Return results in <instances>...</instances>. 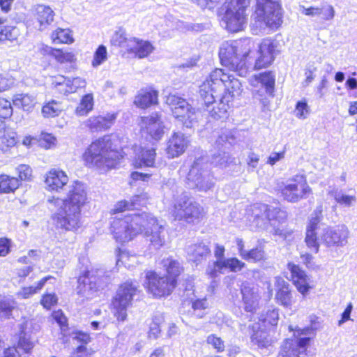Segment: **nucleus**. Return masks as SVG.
Listing matches in <instances>:
<instances>
[{
	"instance_id": "obj_1",
	"label": "nucleus",
	"mask_w": 357,
	"mask_h": 357,
	"mask_svg": "<svg viewBox=\"0 0 357 357\" xmlns=\"http://www.w3.org/2000/svg\"><path fill=\"white\" fill-rule=\"evenodd\" d=\"M242 91L241 82L221 68L213 70L199 86L209 116L221 121L227 119L234 98L240 96Z\"/></svg>"
},
{
	"instance_id": "obj_2",
	"label": "nucleus",
	"mask_w": 357,
	"mask_h": 357,
	"mask_svg": "<svg viewBox=\"0 0 357 357\" xmlns=\"http://www.w3.org/2000/svg\"><path fill=\"white\" fill-rule=\"evenodd\" d=\"M86 200V187L79 181H75L70 186L65 199H49V203L56 208L52 214L55 226L66 231H76L81 227V211Z\"/></svg>"
},
{
	"instance_id": "obj_3",
	"label": "nucleus",
	"mask_w": 357,
	"mask_h": 357,
	"mask_svg": "<svg viewBox=\"0 0 357 357\" xmlns=\"http://www.w3.org/2000/svg\"><path fill=\"white\" fill-rule=\"evenodd\" d=\"M321 211V206L317 208L314 212V216L311 218L306 228L305 241L307 248L314 253L318 252L320 244L327 248L345 246L348 243L350 234L347 227L344 225L328 226L319 229V231L317 232Z\"/></svg>"
},
{
	"instance_id": "obj_4",
	"label": "nucleus",
	"mask_w": 357,
	"mask_h": 357,
	"mask_svg": "<svg viewBox=\"0 0 357 357\" xmlns=\"http://www.w3.org/2000/svg\"><path fill=\"white\" fill-rule=\"evenodd\" d=\"M253 47L249 38L227 40L220 45L219 57L222 66L228 68L241 77L248 73L247 58Z\"/></svg>"
},
{
	"instance_id": "obj_5",
	"label": "nucleus",
	"mask_w": 357,
	"mask_h": 357,
	"mask_svg": "<svg viewBox=\"0 0 357 357\" xmlns=\"http://www.w3.org/2000/svg\"><path fill=\"white\" fill-rule=\"evenodd\" d=\"M112 142L108 135L93 142L84 154L85 162L100 170L115 168L121 158L120 153L112 149Z\"/></svg>"
},
{
	"instance_id": "obj_6",
	"label": "nucleus",
	"mask_w": 357,
	"mask_h": 357,
	"mask_svg": "<svg viewBox=\"0 0 357 357\" xmlns=\"http://www.w3.org/2000/svg\"><path fill=\"white\" fill-rule=\"evenodd\" d=\"M249 221L255 228L265 229L269 223L273 228L274 234L285 235L282 222L286 219V213L279 208L268 206L265 204H255L248 211Z\"/></svg>"
},
{
	"instance_id": "obj_7",
	"label": "nucleus",
	"mask_w": 357,
	"mask_h": 357,
	"mask_svg": "<svg viewBox=\"0 0 357 357\" xmlns=\"http://www.w3.org/2000/svg\"><path fill=\"white\" fill-rule=\"evenodd\" d=\"M188 188L206 192L215 187V178L208 168V158L201 156L195 160L186 176Z\"/></svg>"
},
{
	"instance_id": "obj_8",
	"label": "nucleus",
	"mask_w": 357,
	"mask_h": 357,
	"mask_svg": "<svg viewBox=\"0 0 357 357\" xmlns=\"http://www.w3.org/2000/svg\"><path fill=\"white\" fill-rule=\"evenodd\" d=\"M137 216H142V213L126 215L123 218L116 216L113 218L111 231L116 242L122 244L127 243L138 234L143 232L145 225L143 222H137Z\"/></svg>"
},
{
	"instance_id": "obj_9",
	"label": "nucleus",
	"mask_w": 357,
	"mask_h": 357,
	"mask_svg": "<svg viewBox=\"0 0 357 357\" xmlns=\"http://www.w3.org/2000/svg\"><path fill=\"white\" fill-rule=\"evenodd\" d=\"M250 3V0H226L222 25L230 32L243 30L247 23L246 10Z\"/></svg>"
},
{
	"instance_id": "obj_10",
	"label": "nucleus",
	"mask_w": 357,
	"mask_h": 357,
	"mask_svg": "<svg viewBox=\"0 0 357 357\" xmlns=\"http://www.w3.org/2000/svg\"><path fill=\"white\" fill-rule=\"evenodd\" d=\"M137 222H143L146 241L149 242L150 250L160 249L166 241V231L162 220H158L150 213L143 212L142 216L136 217Z\"/></svg>"
},
{
	"instance_id": "obj_11",
	"label": "nucleus",
	"mask_w": 357,
	"mask_h": 357,
	"mask_svg": "<svg viewBox=\"0 0 357 357\" xmlns=\"http://www.w3.org/2000/svg\"><path fill=\"white\" fill-rule=\"evenodd\" d=\"M107 280V277L100 270L84 271L77 279V293L82 301L92 299Z\"/></svg>"
},
{
	"instance_id": "obj_12",
	"label": "nucleus",
	"mask_w": 357,
	"mask_h": 357,
	"mask_svg": "<svg viewBox=\"0 0 357 357\" xmlns=\"http://www.w3.org/2000/svg\"><path fill=\"white\" fill-rule=\"evenodd\" d=\"M312 328L307 327L294 331V337L285 340L281 345L278 357H305L311 340Z\"/></svg>"
},
{
	"instance_id": "obj_13",
	"label": "nucleus",
	"mask_w": 357,
	"mask_h": 357,
	"mask_svg": "<svg viewBox=\"0 0 357 357\" xmlns=\"http://www.w3.org/2000/svg\"><path fill=\"white\" fill-rule=\"evenodd\" d=\"M203 208L186 194H182L175 199L171 214L175 220H185L190 223L202 216Z\"/></svg>"
},
{
	"instance_id": "obj_14",
	"label": "nucleus",
	"mask_w": 357,
	"mask_h": 357,
	"mask_svg": "<svg viewBox=\"0 0 357 357\" xmlns=\"http://www.w3.org/2000/svg\"><path fill=\"white\" fill-rule=\"evenodd\" d=\"M257 22L272 29L278 28L282 20L281 6L276 0H257Z\"/></svg>"
},
{
	"instance_id": "obj_15",
	"label": "nucleus",
	"mask_w": 357,
	"mask_h": 357,
	"mask_svg": "<svg viewBox=\"0 0 357 357\" xmlns=\"http://www.w3.org/2000/svg\"><path fill=\"white\" fill-rule=\"evenodd\" d=\"M280 192L284 200L296 203L312 194V189L303 175L296 174L282 183Z\"/></svg>"
},
{
	"instance_id": "obj_16",
	"label": "nucleus",
	"mask_w": 357,
	"mask_h": 357,
	"mask_svg": "<svg viewBox=\"0 0 357 357\" xmlns=\"http://www.w3.org/2000/svg\"><path fill=\"white\" fill-rule=\"evenodd\" d=\"M172 115L186 128H192L197 122V114L188 102L176 95H169L167 98Z\"/></svg>"
},
{
	"instance_id": "obj_17",
	"label": "nucleus",
	"mask_w": 357,
	"mask_h": 357,
	"mask_svg": "<svg viewBox=\"0 0 357 357\" xmlns=\"http://www.w3.org/2000/svg\"><path fill=\"white\" fill-rule=\"evenodd\" d=\"M136 291L137 287L130 282H126L119 287L112 301L114 315L119 321L126 320L127 308L131 305Z\"/></svg>"
},
{
	"instance_id": "obj_18",
	"label": "nucleus",
	"mask_w": 357,
	"mask_h": 357,
	"mask_svg": "<svg viewBox=\"0 0 357 357\" xmlns=\"http://www.w3.org/2000/svg\"><path fill=\"white\" fill-rule=\"evenodd\" d=\"M146 285L148 291L154 297H162L171 294L176 287L174 278L161 276L155 271H148L146 274Z\"/></svg>"
},
{
	"instance_id": "obj_19",
	"label": "nucleus",
	"mask_w": 357,
	"mask_h": 357,
	"mask_svg": "<svg viewBox=\"0 0 357 357\" xmlns=\"http://www.w3.org/2000/svg\"><path fill=\"white\" fill-rule=\"evenodd\" d=\"M274 286L276 303L283 307L291 309L295 303V300L290 289L289 282L285 281L282 277L276 276L274 278Z\"/></svg>"
},
{
	"instance_id": "obj_20",
	"label": "nucleus",
	"mask_w": 357,
	"mask_h": 357,
	"mask_svg": "<svg viewBox=\"0 0 357 357\" xmlns=\"http://www.w3.org/2000/svg\"><path fill=\"white\" fill-rule=\"evenodd\" d=\"M234 139L231 133V132H222L220 135H219L218 139L215 143L217 147L219 149L218 153H214L212 155L211 161L208 162V168L211 169V167H223L226 166V164L229 160V155L225 151L220 149V146H224L225 144H231Z\"/></svg>"
},
{
	"instance_id": "obj_21",
	"label": "nucleus",
	"mask_w": 357,
	"mask_h": 357,
	"mask_svg": "<svg viewBox=\"0 0 357 357\" xmlns=\"http://www.w3.org/2000/svg\"><path fill=\"white\" fill-rule=\"evenodd\" d=\"M276 45L271 38H265L259 47V57L256 60L255 68L261 69L271 65L275 59Z\"/></svg>"
},
{
	"instance_id": "obj_22",
	"label": "nucleus",
	"mask_w": 357,
	"mask_h": 357,
	"mask_svg": "<svg viewBox=\"0 0 357 357\" xmlns=\"http://www.w3.org/2000/svg\"><path fill=\"white\" fill-rule=\"evenodd\" d=\"M141 130L155 141L160 140L164 134L162 121L158 114L142 118Z\"/></svg>"
},
{
	"instance_id": "obj_23",
	"label": "nucleus",
	"mask_w": 357,
	"mask_h": 357,
	"mask_svg": "<svg viewBox=\"0 0 357 357\" xmlns=\"http://www.w3.org/2000/svg\"><path fill=\"white\" fill-rule=\"evenodd\" d=\"M116 117V113H107L104 116H93L85 121L84 124L93 132L105 131L114 125Z\"/></svg>"
},
{
	"instance_id": "obj_24",
	"label": "nucleus",
	"mask_w": 357,
	"mask_h": 357,
	"mask_svg": "<svg viewBox=\"0 0 357 357\" xmlns=\"http://www.w3.org/2000/svg\"><path fill=\"white\" fill-rule=\"evenodd\" d=\"M241 294L244 310L252 313L256 311L260 298L258 289L253 284L245 282L242 284Z\"/></svg>"
},
{
	"instance_id": "obj_25",
	"label": "nucleus",
	"mask_w": 357,
	"mask_h": 357,
	"mask_svg": "<svg viewBox=\"0 0 357 357\" xmlns=\"http://www.w3.org/2000/svg\"><path fill=\"white\" fill-rule=\"evenodd\" d=\"M189 139L183 133L174 132L167 142L166 153L169 158L182 155L189 144Z\"/></svg>"
},
{
	"instance_id": "obj_26",
	"label": "nucleus",
	"mask_w": 357,
	"mask_h": 357,
	"mask_svg": "<svg viewBox=\"0 0 357 357\" xmlns=\"http://www.w3.org/2000/svg\"><path fill=\"white\" fill-rule=\"evenodd\" d=\"M287 268L291 273V280L298 291L303 295L306 294L310 287V278L298 265L288 263Z\"/></svg>"
},
{
	"instance_id": "obj_27",
	"label": "nucleus",
	"mask_w": 357,
	"mask_h": 357,
	"mask_svg": "<svg viewBox=\"0 0 357 357\" xmlns=\"http://www.w3.org/2000/svg\"><path fill=\"white\" fill-rule=\"evenodd\" d=\"M188 259L198 264L211 255V249L208 244L203 242L194 243L186 248Z\"/></svg>"
},
{
	"instance_id": "obj_28",
	"label": "nucleus",
	"mask_w": 357,
	"mask_h": 357,
	"mask_svg": "<svg viewBox=\"0 0 357 357\" xmlns=\"http://www.w3.org/2000/svg\"><path fill=\"white\" fill-rule=\"evenodd\" d=\"M68 182L67 174L62 170L51 169L46 175L45 183L47 189L52 191H59Z\"/></svg>"
},
{
	"instance_id": "obj_29",
	"label": "nucleus",
	"mask_w": 357,
	"mask_h": 357,
	"mask_svg": "<svg viewBox=\"0 0 357 357\" xmlns=\"http://www.w3.org/2000/svg\"><path fill=\"white\" fill-rule=\"evenodd\" d=\"M146 195L133 196L130 200L118 202L112 210V214H117L126 211L137 209L139 206L146 204Z\"/></svg>"
},
{
	"instance_id": "obj_30",
	"label": "nucleus",
	"mask_w": 357,
	"mask_h": 357,
	"mask_svg": "<svg viewBox=\"0 0 357 357\" xmlns=\"http://www.w3.org/2000/svg\"><path fill=\"white\" fill-rule=\"evenodd\" d=\"M17 134L7 127L6 122L0 120V150L8 151L17 144Z\"/></svg>"
},
{
	"instance_id": "obj_31",
	"label": "nucleus",
	"mask_w": 357,
	"mask_h": 357,
	"mask_svg": "<svg viewBox=\"0 0 357 357\" xmlns=\"http://www.w3.org/2000/svg\"><path fill=\"white\" fill-rule=\"evenodd\" d=\"M155 156L156 153L154 148H142L139 152L136 153L133 165L135 168L153 167L155 166Z\"/></svg>"
},
{
	"instance_id": "obj_32",
	"label": "nucleus",
	"mask_w": 357,
	"mask_h": 357,
	"mask_svg": "<svg viewBox=\"0 0 357 357\" xmlns=\"http://www.w3.org/2000/svg\"><path fill=\"white\" fill-rule=\"evenodd\" d=\"M158 92L152 89H142L135 97V105L141 108H146L158 102Z\"/></svg>"
},
{
	"instance_id": "obj_33",
	"label": "nucleus",
	"mask_w": 357,
	"mask_h": 357,
	"mask_svg": "<svg viewBox=\"0 0 357 357\" xmlns=\"http://www.w3.org/2000/svg\"><path fill=\"white\" fill-rule=\"evenodd\" d=\"M129 43L131 45L128 51L135 53L139 59L147 57L154 50V47L149 41L132 38H130Z\"/></svg>"
},
{
	"instance_id": "obj_34",
	"label": "nucleus",
	"mask_w": 357,
	"mask_h": 357,
	"mask_svg": "<svg viewBox=\"0 0 357 357\" xmlns=\"http://www.w3.org/2000/svg\"><path fill=\"white\" fill-rule=\"evenodd\" d=\"M54 11L49 6L38 5L36 8L35 17L37 20L40 31L44 30L47 25L50 24L54 20Z\"/></svg>"
},
{
	"instance_id": "obj_35",
	"label": "nucleus",
	"mask_w": 357,
	"mask_h": 357,
	"mask_svg": "<svg viewBox=\"0 0 357 357\" xmlns=\"http://www.w3.org/2000/svg\"><path fill=\"white\" fill-rule=\"evenodd\" d=\"M275 80V75L271 71H265L258 75H255L251 80V83L252 85H255V82L260 84L262 87L265 88L267 93L271 94L274 90Z\"/></svg>"
},
{
	"instance_id": "obj_36",
	"label": "nucleus",
	"mask_w": 357,
	"mask_h": 357,
	"mask_svg": "<svg viewBox=\"0 0 357 357\" xmlns=\"http://www.w3.org/2000/svg\"><path fill=\"white\" fill-rule=\"evenodd\" d=\"M279 311L278 307H268L260 314L259 321L265 328L277 326L279 321Z\"/></svg>"
},
{
	"instance_id": "obj_37",
	"label": "nucleus",
	"mask_w": 357,
	"mask_h": 357,
	"mask_svg": "<svg viewBox=\"0 0 357 357\" xmlns=\"http://www.w3.org/2000/svg\"><path fill=\"white\" fill-rule=\"evenodd\" d=\"M36 102L35 97L27 93L17 94L13 98V105L25 112L32 111Z\"/></svg>"
},
{
	"instance_id": "obj_38",
	"label": "nucleus",
	"mask_w": 357,
	"mask_h": 357,
	"mask_svg": "<svg viewBox=\"0 0 357 357\" xmlns=\"http://www.w3.org/2000/svg\"><path fill=\"white\" fill-rule=\"evenodd\" d=\"M251 342L259 348H268L273 342V338L264 330H257L251 336Z\"/></svg>"
},
{
	"instance_id": "obj_39",
	"label": "nucleus",
	"mask_w": 357,
	"mask_h": 357,
	"mask_svg": "<svg viewBox=\"0 0 357 357\" xmlns=\"http://www.w3.org/2000/svg\"><path fill=\"white\" fill-rule=\"evenodd\" d=\"M20 186V181L6 174L0 175V192H13Z\"/></svg>"
},
{
	"instance_id": "obj_40",
	"label": "nucleus",
	"mask_w": 357,
	"mask_h": 357,
	"mask_svg": "<svg viewBox=\"0 0 357 357\" xmlns=\"http://www.w3.org/2000/svg\"><path fill=\"white\" fill-rule=\"evenodd\" d=\"M93 96L92 93L84 95L78 106L75 109V114L77 116H83L87 115L93 108Z\"/></svg>"
},
{
	"instance_id": "obj_41",
	"label": "nucleus",
	"mask_w": 357,
	"mask_h": 357,
	"mask_svg": "<svg viewBox=\"0 0 357 357\" xmlns=\"http://www.w3.org/2000/svg\"><path fill=\"white\" fill-rule=\"evenodd\" d=\"M162 263L167 273V275L165 277L167 278H174L176 281L177 276L180 275L182 271L180 263L172 258L164 259Z\"/></svg>"
},
{
	"instance_id": "obj_42",
	"label": "nucleus",
	"mask_w": 357,
	"mask_h": 357,
	"mask_svg": "<svg viewBox=\"0 0 357 357\" xmlns=\"http://www.w3.org/2000/svg\"><path fill=\"white\" fill-rule=\"evenodd\" d=\"M51 38L54 44L72 43L74 41L69 29L59 28L52 32Z\"/></svg>"
},
{
	"instance_id": "obj_43",
	"label": "nucleus",
	"mask_w": 357,
	"mask_h": 357,
	"mask_svg": "<svg viewBox=\"0 0 357 357\" xmlns=\"http://www.w3.org/2000/svg\"><path fill=\"white\" fill-rule=\"evenodd\" d=\"M52 85L55 90L60 94L67 96L70 93H73L70 77H66L61 75L56 77L52 82Z\"/></svg>"
},
{
	"instance_id": "obj_44",
	"label": "nucleus",
	"mask_w": 357,
	"mask_h": 357,
	"mask_svg": "<svg viewBox=\"0 0 357 357\" xmlns=\"http://www.w3.org/2000/svg\"><path fill=\"white\" fill-rule=\"evenodd\" d=\"M164 322V317L162 314H157L152 318L149 324V330L148 332V337L149 339L156 340L161 333L160 326Z\"/></svg>"
},
{
	"instance_id": "obj_45",
	"label": "nucleus",
	"mask_w": 357,
	"mask_h": 357,
	"mask_svg": "<svg viewBox=\"0 0 357 357\" xmlns=\"http://www.w3.org/2000/svg\"><path fill=\"white\" fill-rule=\"evenodd\" d=\"M62 110L63 107L60 102L52 100L43 107L42 113L45 117L50 118L59 116Z\"/></svg>"
},
{
	"instance_id": "obj_46",
	"label": "nucleus",
	"mask_w": 357,
	"mask_h": 357,
	"mask_svg": "<svg viewBox=\"0 0 357 357\" xmlns=\"http://www.w3.org/2000/svg\"><path fill=\"white\" fill-rule=\"evenodd\" d=\"M248 261L258 262L266 259V254L261 246H257L250 250H247L242 257Z\"/></svg>"
},
{
	"instance_id": "obj_47",
	"label": "nucleus",
	"mask_w": 357,
	"mask_h": 357,
	"mask_svg": "<svg viewBox=\"0 0 357 357\" xmlns=\"http://www.w3.org/2000/svg\"><path fill=\"white\" fill-rule=\"evenodd\" d=\"M129 40L130 38L128 39L126 38V32L123 29H119L113 34L111 38V44L113 46L125 47L129 50L131 45V43H129Z\"/></svg>"
},
{
	"instance_id": "obj_48",
	"label": "nucleus",
	"mask_w": 357,
	"mask_h": 357,
	"mask_svg": "<svg viewBox=\"0 0 357 357\" xmlns=\"http://www.w3.org/2000/svg\"><path fill=\"white\" fill-rule=\"evenodd\" d=\"M0 24V43L6 40L13 41L17 39L18 30L13 26H3Z\"/></svg>"
},
{
	"instance_id": "obj_49",
	"label": "nucleus",
	"mask_w": 357,
	"mask_h": 357,
	"mask_svg": "<svg viewBox=\"0 0 357 357\" xmlns=\"http://www.w3.org/2000/svg\"><path fill=\"white\" fill-rule=\"evenodd\" d=\"M221 261L223 269H229L231 272L234 273L241 271L245 266L244 262L236 257L227 258Z\"/></svg>"
},
{
	"instance_id": "obj_50",
	"label": "nucleus",
	"mask_w": 357,
	"mask_h": 357,
	"mask_svg": "<svg viewBox=\"0 0 357 357\" xmlns=\"http://www.w3.org/2000/svg\"><path fill=\"white\" fill-rule=\"evenodd\" d=\"M48 278H49L47 277L43 278L38 282L36 286H31L22 288L21 290L17 293L18 296L22 298H29L31 296L35 294L43 288Z\"/></svg>"
},
{
	"instance_id": "obj_51",
	"label": "nucleus",
	"mask_w": 357,
	"mask_h": 357,
	"mask_svg": "<svg viewBox=\"0 0 357 357\" xmlns=\"http://www.w3.org/2000/svg\"><path fill=\"white\" fill-rule=\"evenodd\" d=\"M136 261L137 258L135 255H130L128 251L119 249L116 259L118 266L123 265L126 267L130 268Z\"/></svg>"
},
{
	"instance_id": "obj_52",
	"label": "nucleus",
	"mask_w": 357,
	"mask_h": 357,
	"mask_svg": "<svg viewBox=\"0 0 357 357\" xmlns=\"http://www.w3.org/2000/svg\"><path fill=\"white\" fill-rule=\"evenodd\" d=\"M208 307V303L206 298L196 299L192 302V308L195 315L197 318H202L206 314V310Z\"/></svg>"
},
{
	"instance_id": "obj_53",
	"label": "nucleus",
	"mask_w": 357,
	"mask_h": 357,
	"mask_svg": "<svg viewBox=\"0 0 357 357\" xmlns=\"http://www.w3.org/2000/svg\"><path fill=\"white\" fill-rule=\"evenodd\" d=\"M335 202L340 206L350 207L356 202L355 195L344 194L342 191L336 192L334 195Z\"/></svg>"
},
{
	"instance_id": "obj_54",
	"label": "nucleus",
	"mask_w": 357,
	"mask_h": 357,
	"mask_svg": "<svg viewBox=\"0 0 357 357\" xmlns=\"http://www.w3.org/2000/svg\"><path fill=\"white\" fill-rule=\"evenodd\" d=\"M335 16V10L333 7L328 3L322 4L318 8V18L321 21H330Z\"/></svg>"
},
{
	"instance_id": "obj_55",
	"label": "nucleus",
	"mask_w": 357,
	"mask_h": 357,
	"mask_svg": "<svg viewBox=\"0 0 357 357\" xmlns=\"http://www.w3.org/2000/svg\"><path fill=\"white\" fill-rule=\"evenodd\" d=\"M52 54L56 60L61 63H72L75 61V55L72 52H64L61 50H52Z\"/></svg>"
},
{
	"instance_id": "obj_56",
	"label": "nucleus",
	"mask_w": 357,
	"mask_h": 357,
	"mask_svg": "<svg viewBox=\"0 0 357 357\" xmlns=\"http://www.w3.org/2000/svg\"><path fill=\"white\" fill-rule=\"evenodd\" d=\"M107 59V48L105 45H100L96 50L92 61V66L96 68L105 62Z\"/></svg>"
},
{
	"instance_id": "obj_57",
	"label": "nucleus",
	"mask_w": 357,
	"mask_h": 357,
	"mask_svg": "<svg viewBox=\"0 0 357 357\" xmlns=\"http://www.w3.org/2000/svg\"><path fill=\"white\" fill-rule=\"evenodd\" d=\"M15 303L13 300L1 298L0 299V317L8 318L14 308Z\"/></svg>"
},
{
	"instance_id": "obj_58",
	"label": "nucleus",
	"mask_w": 357,
	"mask_h": 357,
	"mask_svg": "<svg viewBox=\"0 0 357 357\" xmlns=\"http://www.w3.org/2000/svg\"><path fill=\"white\" fill-rule=\"evenodd\" d=\"M206 342L208 344L211 345L217 352H222L225 350V346L224 341L216 335L211 334L208 335Z\"/></svg>"
},
{
	"instance_id": "obj_59",
	"label": "nucleus",
	"mask_w": 357,
	"mask_h": 357,
	"mask_svg": "<svg viewBox=\"0 0 357 357\" xmlns=\"http://www.w3.org/2000/svg\"><path fill=\"white\" fill-rule=\"evenodd\" d=\"M13 112L10 102L5 98H0V118H9L12 116Z\"/></svg>"
},
{
	"instance_id": "obj_60",
	"label": "nucleus",
	"mask_w": 357,
	"mask_h": 357,
	"mask_svg": "<svg viewBox=\"0 0 357 357\" xmlns=\"http://www.w3.org/2000/svg\"><path fill=\"white\" fill-rule=\"evenodd\" d=\"M33 347V344L31 341L29 337H26L25 333H21L19 341H18V348L22 349L24 353L28 354Z\"/></svg>"
},
{
	"instance_id": "obj_61",
	"label": "nucleus",
	"mask_w": 357,
	"mask_h": 357,
	"mask_svg": "<svg viewBox=\"0 0 357 357\" xmlns=\"http://www.w3.org/2000/svg\"><path fill=\"white\" fill-rule=\"evenodd\" d=\"M295 113L298 119H304L306 118L309 113V107L306 100H301L296 103Z\"/></svg>"
},
{
	"instance_id": "obj_62",
	"label": "nucleus",
	"mask_w": 357,
	"mask_h": 357,
	"mask_svg": "<svg viewBox=\"0 0 357 357\" xmlns=\"http://www.w3.org/2000/svg\"><path fill=\"white\" fill-rule=\"evenodd\" d=\"M58 298L54 293L45 294L40 301L41 305L46 309L50 310L57 303Z\"/></svg>"
},
{
	"instance_id": "obj_63",
	"label": "nucleus",
	"mask_w": 357,
	"mask_h": 357,
	"mask_svg": "<svg viewBox=\"0 0 357 357\" xmlns=\"http://www.w3.org/2000/svg\"><path fill=\"white\" fill-rule=\"evenodd\" d=\"M221 263V260H218L209 264L206 268V274L211 278L217 277L218 273L223 269Z\"/></svg>"
},
{
	"instance_id": "obj_64",
	"label": "nucleus",
	"mask_w": 357,
	"mask_h": 357,
	"mask_svg": "<svg viewBox=\"0 0 357 357\" xmlns=\"http://www.w3.org/2000/svg\"><path fill=\"white\" fill-rule=\"evenodd\" d=\"M91 354V349H88L85 345H79L72 352L71 357H89Z\"/></svg>"
}]
</instances>
